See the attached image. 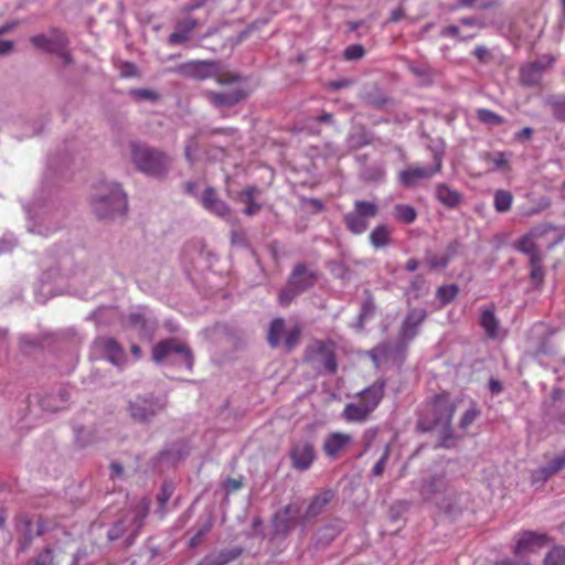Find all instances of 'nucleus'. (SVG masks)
Wrapping results in <instances>:
<instances>
[{
    "mask_svg": "<svg viewBox=\"0 0 565 565\" xmlns=\"http://www.w3.org/2000/svg\"><path fill=\"white\" fill-rule=\"evenodd\" d=\"M92 207L99 220L124 217L128 210L127 195L118 182L102 180L93 189Z\"/></svg>",
    "mask_w": 565,
    "mask_h": 565,
    "instance_id": "obj_1",
    "label": "nucleus"
},
{
    "mask_svg": "<svg viewBox=\"0 0 565 565\" xmlns=\"http://www.w3.org/2000/svg\"><path fill=\"white\" fill-rule=\"evenodd\" d=\"M456 411V404L448 395H436L429 409L420 417L418 425L423 430H436L441 439V446L449 447L452 438L451 420Z\"/></svg>",
    "mask_w": 565,
    "mask_h": 565,
    "instance_id": "obj_2",
    "label": "nucleus"
},
{
    "mask_svg": "<svg viewBox=\"0 0 565 565\" xmlns=\"http://www.w3.org/2000/svg\"><path fill=\"white\" fill-rule=\"evenodd\" d=\"M130 156L141 172L161 178L167 174L171 159L166 153L138 141L129 142Z\"/></svg>",
    "mask_w": 565,
    "mask_h": 565,
    "instance_id": "obj_3",
    "label": "nucleus"
},
{
    "mask_svg": "<svg viewBox=\"0 0 565 565\" xmlns=\"http://www.w3.org/2000/svg\"><path fill=\"white\" fill-rule=\"evenodd\" d=\"M222 89L218 92L206 90L205 96L216 108H230L246 98L248 93L239 77L223 75L218 78Z\"/></svg>",
    "mask_w": 565,
    "mask_h": 565,
    "instance_id": "obj_4",
    "label": "nucleus"
},
{
    "mask_svg": "<svg viewBox=\"0 0 565 565\" xmlns=\"http://www.w3.org/2000/svg\"><path fill=\"white\" fill-rule=\"evenodd\" d=\"M152 359L156 363H178L192 367L193 356L189 347L175 339H167L153 347Z\"/></svg>",
    "mask_w": 565,
    "mask_h": 565,
    "instance_id": "obj_5",
    "label": "nucleus"
},
{
    "mask_svg": "<svg viewBox=\"0 0 565 565\" xmlns=\"http://www.w3.org/2000/svg\"><path fill=\"white\" fill-rule=\"evenodd\" d=\"M164 408V403L152 395H138L128 401L126 411L139 424H149Z\"/></svg>",
    "mask_w": 565,
    "mask_h": 565,
    "instance_id": "obj_6",
    "label": "nucleus"
},
{
    "mask_svg": "<svg viewBox=\"0 0 565 565\" xmlns=\"http://www.w3.org/2000/svg\"><path fill=\"white\" fill-rule=\"evenodd\" d=\"M379 205L375 202L356 200L352 211L344 215L347 228L355 235L364 233L370 225V221L379 213Z\"/></svg>",
    "mask_w": 565,
    "mask_h": 565,
    "instance_id": "obj_7",
    "label": "nucleus"
},
{
    "mask_svg": "<svg viewBox=\"0 0 565 565\" xmlns=\"http://www.w3.org/2000/svg\"><path fill=\"white\" fill-rule=\"evenodd\" d=\"M149 504L145 501L138 503L126 516L117 522L109 531L108 539L115 541L124 533L136 535L143 524V520L148 514Z\"/></svg>",
    "mask_w": 565,
    "mask_h": 565,
    "instance_id": "obj_8",
    "label": "nucleus"
},
{
    "mask_svg": "<svg viewBox=\"0 0 565 565\" xmlns=\"http://www.w3.org/2000/svg\"><path fill=\"white\" fill-rule=\"evenodd\" d=\"M443 168V153L435 152L434 164L431 167H424L420 164H413L407 169L399 172V181L405 186H414L420 180H429L435 174L439 173Z\"/></svg>",
    "mask_w": 565,
    "mask_h": 565,
    "instance_id": "obj_9",
    "label": "nucleus"
},
{
    "mask_svg": "<svg viewBox=\"0 0 565 565\" xmlns=\"http://www.w3.org/2000/svg\"><path fill=\"white\" fill-rule=\"evenodd\" d=\"M307 360L318 370L334 373L338 364L332 344L318 341L311 345L307 353Z\"/></svg>",
    "mask_w": 565,
    "mask_h": 565,
    "instance_id": "obj_10",
    "label": "nucleus"
},
{
    "mask_svg": "<svg viewBox=\"0 0 565 565\" xmlns=\"http://www.w3.org/2000/svg\"><path fill=\"white\" fill-rule=\"evenodd\" d=\"M30 42L36 49L57 54L65 60V63H68L70 57L66 52L67 38L64 34L56 31H54L50 36L39 34L30 38Z\"/></svg>",
    "mask_w": 565,
    "mask_h": 565,
    "instance_id": "obj_11",
    "label": "nucleus"
},
{
    "mask_svg": "<svg viewBox=\"0 0 565 565\" xmlns=\"http://www.w3.org/2000/svg\"><path fill=\"white\" fill-rule=\"evenodd\" d=\"M353 444V437L350 434L334 431L326 436L322 445L324 454L329 458H338L345 452Z\"/></svg>",
    "mask_w": 565,
    "mask_h": 565,
    "instance_id": "obj_12",
    "label": "nucleus"
},
{
    "mask_svg": "<svg viewBox=\"0 0 565 565\" xmlns=\"http://www.w3.org/2000/svg\"><path fill=\"white\" fill-rule=\"evenodd\" d=\"M292 466L301 471L310 468L316 459L315 448L311 443L301 440L296 443L290 450Z\"/></svg>",
    "mask_w": 565,
    "mask_h": 565,
    "instance_id": "obj_13",
    "label": "nucleus"
},
{
    "mask_svg": "<svg viewBox=\"0 0 565 565\" xmlns=\"http://www.w3.org/2000/svg\"><path fill=\"white\" fill-rule=\"evenodd\" d=\"M427 312L423 308L411 309L402 324L399 338L403 342L411 341L416 334L418 327L425 321Z\"/></svg>",
    "mask_w": 565,
    "mask_h": 565,
    "instance_id": "obj_14",
    "label": "nucleus"
},
{
    "mask_svg": "<svg viewBox=\"0 0 565 565\" xmlns=\"http://www.w3.org/2000/svg\"><path fill=\"white\" fill-rule=\"evenodd\" d=\"M386 383L384 380H377L359 394V402L372 413L384 397Z\"/></svg>",
    "mask_w": 565,
    "mask_h": 565,
    "instance_id": "obj_15",
    "label": "nucleus"
},
{
    "mask_svg": "<svg viewBox=\"0 0 565 565\" xmlns=\"http://www.w3.org/2000/svg\"><path fill=\"white\" fill-rule=\"evenodd\" d=\"M96 345L102 350L105 358L114 365L121 366L126 361V354L121 345L113 338H100Z\"/></svg>",
    "mask_w": 565,
    "mask_h": 565,
    "instance_id": "obj_16",
    "label": "nucleus"
},
{
    "mask_svg": "<svg viewBox=\"0 0 565 565\" xmlns=\"http://www.w3.org/2000/svg\"><path fill=\"white\" fill-rule=\"evenodd\" d=\"M17 530L19 532L18 542L20 544L21 552H24L30 547L33 537L41 535L39 523L26 518L19 521Z\"/></svg>",
    "mask_w": 565,
    "mask_h": 565,
    "instance_id": "obj_17",
    "label": "nucleus"
},
{
    "mask_svg": "<svg viewBox=\"0 0 565 565\" xmlns=\"http://www.w3.org/2000/svg\"><path fill=\"white\" fill-rule=\"evenodd\" d=\"M299 510L294 505H287L278 511L274 518V525L277 532L287 533L297 524Z\"/></svg>",
    "mask_w": 565,
    "mask_h": 565,
    "instance_id": "obj_18",
    "label": "nucleus"
},
{
    "mask_svg": "<svg viewBox=\"0 0 565 565\" xmlns=\"http://www.w3.org/2000/svg\"><path fill=\"white\" fill-rule=\"evenodd\" d=\"M546 542V535L545 534H537L535 532H524L519 537L515 547L514 553L521 554L526 552H535L537 548H541L545 545Z\"/></svg>",
    "mask_w": 565,
    "mask_h": 565,
    "instance_id": "obj_19",
    "label": "nucleus"
},
{
    "mask_svg": "<svg viewBox=\"0 0 565 565\" xmlns=\"http://www.w3.org/2000/svg\"><path fill=\"white\" fill-rule=\"evenodd\" d=\"M201 203L205 210L217 216L226 217L230 215L228 206L224 201L217 198L215 191L212 188L205 189L201 196Z\"/></svg>",
    "mask_w": 565,
    "mask_h": 565,
    "instance_id": "obj_20",
    "label": "nucleus"
},
{
    "mask_svg": "<svg viewBox=\"0 0 565 565\" xmlns=\"http://www.w3.org/2000/svg\"><path fill=\"white\" fill-rule=\"evenodd\" d=\"M565 467V451L563 455L554 458L546 466L532 472L531 479L533 484H542L553 475Z\"/></svg>",
    "mask_w": 565,
    "mask_h": 565,
    "instance_id": "obj_21",
    "label": "nucleus"
},
{
    "mask_svg": "<svg viewBox=\"0 0 565 565\" xmlns=\"http://www.w3.org/2000/svg\"><path fill=\"white\" fill-rule=\"evenodd\" d=\"M124 324L128 328L138 330L140 333H148L152 327L146 308L132 310L125 319Z\"/></svg>",
    "mask_w": 565,
    "mask_h": 565,
    "instance_id": "obj_22",
    "label": "nucleus"
},
{
    "mask_svg": "<svg viewBox=\"0 0 565 565\" xmlns=\"http://www.w3.org/2000/svg\"><path fill=\"white\" fill-rule=\"evenodd\" d=\"M198 26V21L193 18H185L175 25L174 32L168 38L170 45H178L190 39L191 32Z\"/></svg>",
    "mask_w": 565,
    "mask_h": 565,
    "instance_id": "obj_23",
    "label": "nucleus"
},
{
    "mask_svg": "<svg viewBox=\"0 0 565 565\" xmlns=\"http://www.w3.org/2000/svg\"><path fill=\"white\" fill-rule=\"evenodd\" d=\"M447 490V481L443 477H434L427 480L420 489L423 498L427 501L437 499L438 494H444Z\"/></svg>",
    "mask_w": 565,
    "mask_h": 565,
    "instance_id": "obj_24",
    "label": "nucleus"
},
{
    "mask_svg": "<svg viewBox=\"0 0 565 565\" xmlns=\"http://www.w3.org/2000/svg\"><path fill=\"white\" fill-rule=\"evenodd\" d=\"M436 195L438 201L448 207H456L461 201V194L444 183L436 186Z\"/></svg>",
    "mask_w": 565,
    "mask_h": 565,
    "instance_id": "obj_25",
    "label": "nucleus"
},
{
    "mask_svg": "<svg viewBox=\"0 0 565 565\" xmlns=\"http://www.w3.org/2000/svg\"><path fill=\"white\" fill-rule=\"evenodd\" d=\"M544 65L541 62H534L521 68L520 77L523 84L527 86L537 85L541 81Z\"/></svg>",
    "mask_w": 565,
    "mask_h": 565,
    "instance_id": "obj_26",
    "label": "nucleus"
},
{
    "mask_svg": "<svg viewBox=\"0 0 565 565\" xmlns=\"http://www.w3.org/2000/svg\"><path fill=\"white\" fill-rule=\"evenodd\" d=\"M369 409L360 402L347 404L343 409V418L347 422L362 423L370 416Z\"/></svg>",
    "mask_w": 565,
    "mask_h": 565,
    "instance_id": "obj_27",
    "label": "nucleus"
},
{
    "mask_svg": "<svg viewBox=\"0 0 565 565\" xmlns=\"http://www.w3.org/2000/svg\"><path fill=\"white\" fill-rule=\"evenodd\" d=\"M184 71L186 74L199 78L204 79L213 75L214 65L210 62L205 61H196L189 63L184 66Z\"/></svg>",
    "mask_w": 565,
    "mask_h": 565,
    "instance_id": "obj_28",
    "label": "nucleus"
},
{
    "mask_svg": "<svg viewBox=\"0 0 565 565\" xmlns=\"http://www.w3.org/2000/svg\"><path fill=\"white\" fill-rule=\"evenodd\" d=\"M333 493L331 490H326L313 498L309 504L306 516L312 518L318 515L332 500Z\"/></svg>",
    "mask_w": 565,
    "mask_h": 565,
    "instance_id": "obj_29",
    "label": "nucleus"
},
{
    "mask_svg": "<svg viewBox=\"0 0 565 565\" xmlns=\"http://www.w3.org/2000/svg\"><path fill=\"white\" fill-rule=\"evenodd\" d=\"M390 239L391 231L388 226L384 224L375 226L370 234V243L376 249L387 246Z\"/></svg>",
    "mask_w": 565,
    "mask_h": 565,
    "instance_id": "obj_30",
    "label": "nucleus"
},
{
    "mask_svg": "<svg viewBox=\"0 0 565 565\" xmlns=\"http://www.w3.org/2000/svg\"><path fill=\"white\" fill-rule=\"evenodd\" d=\"M298 274L295 277H290L287 286L279 292L278 300L279 303L284 307H287L291 303V301L301 294V287L297 284Z\"/></svg>",
    "mask_w": 565,
    "mask_h": 565,
    "instance_id": "obj_31",
    "label": "nucleus"
},
{
    "mask_svg": "<svg viewBox=\"0 0 565 565\" xmlns=\"http://www.w3.org/2000/svg\"><path fill=\"white\" fill-rule=\"evenodd\" d=\"M459 247L458 242H451L443 256H430L427 258V263L433 268H444L446 267L450 259L455 256Z\"/></svg>",
    "mask_w": 565,
    "mask_h": 565,
    "instance_id": "obj_32",
    "label": "nucleus"
},
{
    "mask_svg": "<svg viewBox=\"0 0 565 565\" xmlns=\"http://www.w3.org/2000/svg\"><path fill=\"white\" fill-rule=\"evenodd\" d=\"M298 273L297 277V287H301V292L311 287L316 281V276L312 271L308 270L305 265L298 264L290 277H295Z\"/></svg>",
    "mask_w": 565,
    "mask_h": 565,
    "instance_id": "obj_33",
    "label": "nucleus"
},
{
    "mask_svg": "<svg viewBox=\"0 0 565 565\" xmlns=\"http://www.w3.org/2000/svg\"><path fill=\"white\" fill-rule=\"evenodd\" d=\"M512 202H513V196H512L511 192L505 191V190L495 191L493 205H494V209L497 212H500V213L508 212L512 206Z\"/></svg>",
    "mask_w": 565,
    "mask_h": 565,
    "instance_id": "obj_34",
    "label": "nucleus"
},
{
    "mask_svg": "<svg viewBox=\"0 0 565 565\" xmlns=\"http://www.w3.org/2000/svg\"><path fill=\"white\" fill-rule=\"evenodd\" d=\"M481 326L490 338H495L498 335V320L491 310L482 311Z\"/></svg>",
    "mask_w": 565,
    "mask_h": 565,
    "instance_id": "obj_35",
    "label": "nucleus"
},
{
    "mask_svg": "<svg viewBox=\"0 0 565 565\" xmlns=\"http://www.w3.org/2000/svg\"><path fill=\"white\" fill-rule=\"evenodd\" d=\"M285 331V322L282 319H274L270 323L268 331V342L271 347H277L280 343L281 335Z\"/></svg>",
    "mask_w": 565,
    "mask_h": 565,
    "instance_id": "obj_36",
    "label": "nucleus"
},
{
    "mask_svg": "<svg viewBox=\"0 0 565 565\" xmlns=\"http://www.w3.org/2000/svg\"><path fill=\"white\" fill-rule=\"evenodd\" d=\"M238 553L235 552H221L218 554H211L206 556L200 565H225L233 561Z\"/></svg>",
    "mask_w": 565,
    "mask_h": 565,
    "instance_id": "obj_37",
    "label": "nucleus"
},
{
    "mask_svg": "<svg viewBox=\"0 0 565 565\" xmlns=\"http://www.w3.org/2000/svg\"><path fill=\"white\" fill-rule=\"evenodd\" d=\"M516 249L529 255L530 259H533L534 256H543L531 236L522 237L516 243Z\"/></svg>",
    "mask_w": 565,
    "mask_h": 565,
    "instance_id": "obj_38",
    "label": "nucleus"
},
{
    "mask_svg": "<svg viewBox=\"0 0 565 565\" xmlns=\"http://www.w3.org/2000/svg\"><path fill=\"white\" fill-rule=\"evenodd\" d=\"M394 211L395 217L405 224L413 223L417 216L415 209L407 204H397L395 205Z\"/></svg>",
    "mask_w": 565,
    "mask_h": 565,
    "instance_id": "obj_39",
    "label": "nucleus"
},
{
    "mask_svg": "<svg viewBox=\"0 0 565 565\" xmlns=\"http://www.w3.org/2000/svg\"><path fill=\"white\" fill-rule=\"evenodd\" d=\"M477 117L481 122L492 126H499L504 121L503 117L486 108L478 109Z\"/></svg>",
    "mask_w": 565,
    "mask_h": 565,
    "instance_id": "obj_40",
    "label": "nucleus"
},
{
    "mask_svg": "<svg viewBox=\"0 0 565 565\" xmlns=\"http://www.w3.org/2000/svg\"><path fill=\"white\" fill-rule=\"evenodd\" d=\"M543 256H534L533 259H530L531 265V278L535 284H542L544 279V270L542 267Z\"/></svg>",
    "mask_w": 565,
    "mask_h": 565,
    "instance_id": "obj_41",
    "label": "nucleus"
},
{
    "mask_svg": "<svg viewBox=\"0 0 565 565\" xmlns=\"http://www.w3.org/2000/svg\"><path fill=\"white\" fill-rule=\"evenodd\" d=\"M544 565H565V548L554 547L544 559Z\"/></svg>",
    "mask_w": 565,
    "mask_h": 565,
    "instance_id": "obj_42",
    "label": "nucleus"
},
{
    "mask_svg": "<svg viewBox=\"0 0 565 565\" xmlns=\"http://www.w3.org/2000/svg\"><path fill=\"white\" fill-rule=\"evenodd\" d=\"M458 287L456 285L441 286L437 290V297L443 303H448L456 298Z\"/></svg>",
    "mask_w": 565,
    "mask_h": 565,
    "instance_id": "obj_43",
    "label": "nucleus"
},
{
    "mask_svg": "<svg viewBox=\"0 0 565 565\" xmlns=\"http://www.w3.org/2000/svg\"><path fill=\"white\" fill-rule=\"evenodd\" d=\"M365 51H364V47L360 44H352V45H349L345 50H344V57L347 60H359L361 58L363 55H364Z\"/></svg>",
    "mask_w": 565,
    "mask_h": 565,
    "instance_id": "obj_44",
    "label": "nucleus"
},
{
    "mask_svg": "<svg viewBox=\"0 0 565 565\" xmlns=\"http://www.w3.org/2000/svg\"><path fill=\"white\" fill-rule=\"evenodd\" d=\"M478 414L479 413L476 408H470V409L466 411L460 419V423H459L460 428L467 429L475 422Z\"/></svg>",
    "mask_w": 565,
    "mask_h": 565,
    "instance_id": "obj_45",
    "label": "nucleus"
},
{
    "mask_svg": "<svg viewBox=\"0 0 565 565\" xmlns=\"http://www.w3.org/2000/svg\"><path fill=\"white\" fill-rule=\"evenodd\" d=\"M210 529H211V523H206V524L202 525L198 530L196 534L190 539V542H189L190 546L195 547L196 545H199L202 537L210 531Z\"/></svg>",
    "mask_w": 565,
    "mask_h": 565,
    "instance_id": "obj_46",
    "label": "nucleus"
},
{
    "mask_svg": "<svg viewBox=\"0 0 565 565\" xmlns=\"http://www.w3.org/2000/svg\"><path fill=\"white\" fill-rule=\"evenodd\" d=\"M32 565H52V551L50 548H45L38 555Z\"/></svg>",
    "mask_w": 565,
    "mask_h": 565,
    "instance_id": "obj_47",
    "label": "nucleus"
},
{
    "mask_svg": "<svg viewBox=\"0 0 565 565\" xmlns=\"http://www.w3.org/2000/svg\"><path fill=\"white\" fill-rule=\"evenodd\" d=\"M553 115L559 121H565V99L553 104Z\"/></svg>",
    "mask_w": 565,
    "mask_h": 565,
    "instance_id": "obj_48",
    "label": "nucleus"
},
{
    "mask_svg": "<svg viewBox=\"0 0 565 565\" xmlns=\"http://www.w3.org/2000/svg\"><path fill=\"white\" fill-rule=\"evenodd\" d=\"M299 338V330L294 328L287 332L285 344L288 350H291L294 345L297 343Z\"/></svg>",
    "mask_w": 565,
    "mask_h": 565,
    "instance_id": "obj_49",
    "label": "nucleus"
},
{
    "mask_svg": "<svg viewBox=\"0 0 565 565\" xmlns=\"http://www.w3.org/2000/svg\"><path fill=\"white\" fill-rule=\"evenodd\" d=\"M387 457H388V451L386 450L383 454V456L379 459V461L374 465L373 475H375V476L382 475V472L384 470L385 462L387 460Z\"/></svg>",
    "mask_w": 565,
    "mask_h": 565,
    "instance_id": "obj_50",
    "label": "nucleus"
},
{
    "mask_svg": "<svg viewBox=\"0 0 565 565\" xmlns=\"http://www.w3.org/2000/svg\"><path fill=\"white\" fill-rule=\"evenodd\" d=\"M134 95L141 99L154 100L157 99V93L149 89H138L134 92Z\"/></svg>",
    "mask_w": 565,
    "mask_h": 565,
    "instance_id": "obj_51",
    "label": "nucleus"
},
{
    "mask_svg": "<svg viewBox=\"0 0 565 565\" xmlns=\"http://www.w3.org/2000/svg\"><path fill=\"white\" fill-rule=\"evenodd\" d=\"M195 148H196L195 138L192 137L188 140V142L185 145V158L191 163L193 162L192 151H194Z\"/></svg>",
    "mask_w": 565,
    "mask_h": 565,
    "instance_id": "obj_52",
    "label": "nucleus"
},
{
    "mask_svg": "<svg viewBox=\"0 0 565 565\" xmlns=\"http://www.w3.org/2000/svg\"><path fill=\"white\" fill-rule=\"evenodd\" d=\"M122 473H124V468L120 463L118 462H113L110 465V477L111 479H117V478H121L122 477Z\"/></svg>",
    "mask_w": 565,
    "mask_h": 565,
    "instance_id": "obj_53",
    "label": "nucleus"
},
{
    "mask_svg": "<svg viewBox=\"0 0 565 565\" xmlns=\"http://www.w3.org/2000/svg\"><path fill=\"white\" fill-rule=\"evenodd\" d=\"M14 47V43L9 40H0V56L10 53Z\"/></svg>",
    "mask_w": 565,
    "mask_h": 565,
    "instance_id": "obj_54",
    "label": "nucleus"
},
{
    "mask_svg": "<svg viewBox=\"0 0 565 565\" xmlns=\"http://www.w3.org/2000/svg\"><path fill=\"white\" fill-rule=\"evenodd\" d=\"M258 193V190L256 188H247L242 193L241 196L243 200L247 201H254V196Z\"/></svg>",
    "mask_w": 565,
    "mask_h": 565,
    "instance_id": "obj_55",
    "label": "nucleus"
},
{
    "mask_svg": "<svg viewBox=\"0 0 565 565\" xmlns=\"http://www.w3.org/2000/svg\"><path fill=\"white\" fill-rule=\"evenodd\" d=\"M172 493V488L170 486H164L162 488V493L159 495V501L161 505H164V503L169 500L170 495Z\"/></svg>",
    "mask_w": 565,
    "mask_h": 565,
    "instance_id": "obj_56",
    "label": "nucleus"
},
{
    "mask_svg": "<svg viewBox=\"0 0 565 565\" xmlns=\"http://www.w3.org/2000/svg\"><path fill=\"white\" fill-rule=\"evenodd\" d=\"M248 206L244 210L246 215H254L260 210V205L255 201H247Z\"/></svg>",
    "mask_w": 565,
    "mask_h": 565,
    "instance_id": "obj_57",
    "label": "nucleus"
},
{
    "mask_svg": "<svg viewBox=\"0 0 565 565\" xmlns=\"http://www.w3.org/2000/svg\"><path fill=\"white\" fill-rule=\"evenodd\" d=\"M459 28L456 25H448L443 29L441 35L444 36H458Z\"/></svg>",
    "mask_w": 565,
    "mask_h": 565,
    "instance_id": "obj_58",
    "label": "nucleus"
},
{
    "mask_svg": "<svg viewBox=\"0 0 565 565\" xmlns=\"http://www.w3.org/2000/svg\"><path fill=\"white\" fill-rule=\"evenodd\" d=\"M137 74L136 67L134 64L127 63L121 68V75L125 77L134 76Z\"/></svg>",
    "mask_w": 565,
    "mask_h": 565,
    "instance_id": "obj_59",
    "label": "nucleus"
},
{
    "mask_svg": "<svg viewBox=\"0 0 565 565\" xmlns=\"http://www.w3.org/2000/svg\"><path fill=\"white\" fill-rule=\"evenodd\" d=\"M18 21H11L0 26V35L11 32L18 26Z\"/></svg>",
    "mask_w": 565,
    "mask_h": 565,
    "instance_id": "obj_60",
    "label": "nucleus"
},
{
    "mask_svg": "<svg viewBox=\"0 0 565 565\" xmlns=\"http://www.w3.org/2000/svg\"><path fill=\"white\" fill-rule=\"evenodd\" d=\"M20 343H21V349H22L24 352H26V351H28V349H29L30 347H32V345H40V343H38V342L33 341V340H30V339H28V338H22ZM41 347H43V344H41Z\"/></svg>",
    "mask_w": 565,
    "mask_h": 565,
    "instance_id": "obj_61",
    "label": "nucleus"
},
{
    "mask_svg": "<svg viewBox=\"0 0 565 565\" xmlns=\"http://www.w3.org/2000/svg\"><path fill=\"white\" fill-rule=\"evenodd\" d=\"M404 17L403 8H396L391 12V21L398 22Z\"/></svg>",
    "mask_w": 565,
    "mask_h": 565,
    "instance_id": "obj_62",
    "label": "nucleus"
},
{
    "mask_svg": "<svg viewBox=\"0 0 565 565\" xmlns=\"http://www.w3.org/2000/svg\"><path fill=\"white\" fill-rule=\"evenodd\" d=\"M533 135V130L532 128L530 127H525L523 129H521L520 131L516 132V138H524V139H530Z\"/></svg>",
    "mask_w": 565,
    "mask_h": 565,
    "instance_id": "obj_63",
    "label": "nucleus"
},
{
    "mask_svg": "<svg viewBox=\"0 0 565 565\" xmlns=\"http://www.w3.org/2000/svg\"><path fill=\"white\" fill-rule=\"evenodd\" d=\"M373 311V305L371 302H365L362 307L361 313H360V320H363L365 317H367Z\"/></svg>",
    "mask_w": 565,
    "mask_h": 565,
    "instance_id": "obj_64",
    "label": "nucleus"
}]
</instances>
